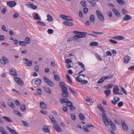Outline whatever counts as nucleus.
<instances>
[{
  "label": "nucleus",
  "instance_id": "2f4dec72",
  "mask_svg": "<svg viewBox=\"0 0 134 134\" xmlns=\"http://www.w3.org/2000/svg\"><path fill=\"white\" fill-rule=\"evenodd\" d=\"M3 119H5V120L7 121H8L9 122H12V119L9 117L4 116L3 117Z\"/></svg>",
  "mask_w": 134,
  "mask_h": 134
},
{
  "label": "nucleus",
  "instance_id": "bb28decb",
  "mask_svg": "<svg viewBox=\"0 0 134 134\" xmlns=\"http://www.w3.org/2000/svg\"><path fill=\"white\" fill-rule=\"evenodd\" d=\"M42 83V80L41 79H38L35 81V83L36 85H40Z\"/></svg>",
  "mask_w": 134,
  "mask_h": 134
},
{
  "label": "nucleus",
  "instance_id": "bf43d9fd",
  "mask_svg": "<svg viewBox=\"0 0 134 134\" xmlns=\"http://www.w3.org/2000/svg\"><path fill=\"white\" fill-rule=\"evenodd\" d=\"M37 24L40 25H45V24L42 22L38 21H37Z\"/></svg>",
  "mask_w": 134,
  "mask_h": 134
},
{
  "label": "nucleus",
  "instance_id": "f8f14e48",
  "mask_svg": "<svg viewBox=\"0 0 134 134\" xmlns=\"http://www.w3.org/2000/svg\"><path fill=\"white\" fill-rule=\"evenodd\" d=\"M40 107L43 109H45L47 107V105L43 102H41L40 103Z\"/></svg>",
  "mask_w": 134,
  "mask_h": 134
},
{
  "label": "nucleus",
  "instance_id": "de8ad7c7",
  "mask_svg": "<svg viewBox=\"0 0 134 134\" xmlns=\"http://www.w3.org/2000/svg\"><path fill=\"white\" fill-rule=\"evenodd\" d=\"M32 4L30 2H29L26 3L25 5L27 6L28 8H30Z\"/></svg>",
  "mask_w": 134,
  "mask_h": 134
},
{
  "label": "nucleus",
  "instance_id": "c9c22d12",
  "mask_svg": "<svg viewBox=\"0 0 134 134\" xmlns=\"http://www.w3.org/2000/svg\"><path fill=\"white\" fill-rule=\"evenodd\" d=\"M66 78L68 81L71 83H72V80L68 74L66 75Z\"/></svg>",
  "mask_w": 134,
  "mask_h": 134
},
{
  "label": "nucleus",
  "instance_id": "a211bd4d",
  "mask_svg": "<svg viewBox=\"0 0 134 134\" xmlns=\"http://www.w3.org/2000/svg\"><path fill=\"white\" fill-rule=\"evenodd\" d=\"M87 34V33L85 32H80L79 36L80 38L84 37Z\"/></svg>",
  "mask_w": 134,
  "mask_h": 134
},
{
  "label": "nucleus",
  "instance_id": "ea45409f",
  "mask_svg": "<svg viewBox=\"0 0 134 134\" xmlns=\"http://www.w3.org/2000/svg\"><path fill=\"white\" fill-rule=\"evenodd\" d=\"M94 55L98 60L100 61H102V58L99 55H98V54L95 53L94 54Z\"/></svg>",
  "mask_w": 134,
  "mask_h": 134
},
{
  "label": "nucleus",
  "instance_id": "4468645a",
  "mask_svg": "<svg viewBox=\"0 0 134 134\" xmlns=\"http://www.w3.org/2000/svg\"><path fill=\"white\" fill-rule=\"evenodd\" d=\"M130 57L127 55L125 56L124 58V62L125 63H128L130 59Z\"/></svg>",
  "mask_w": 134,
  "mask_h": 134
},
{
  "label": "nucleus",
  "instance_id": "6ab92c4d",
  "mask_svg": "<svg viewBox=\"0 0 134 134\" xmlns=\"http://www.w3.org/2000/svg\"><path fill=\"white\" fill-rule=\"evenodd\" d=\"M46 17L47 18V20L48 21L51 22L53 20V18L49 14H47L46 16Z\"/></svg>",
  "mask_w": 134,
  "mask_h": 134
},
{
  "label": "nucleus",
  "instance_id": "2eb2a0df",
  "mask_svg": "<svg viewBox=\"0 0 134 134\" xmlns=\"http://www.w3.org/2000/svg\"><path fill=\"white\" fill-rule=\"evenodd\" d=\"M43 130L44 132L46 133H48L50 131L49 127L46 126H44L43 127Z\"/></svg>",
  "mask_w": 134,
  "mask_h": 134
},
{
  "label": "nucleus",
  "instance_id": "72a5a7b5",
  "mask_svg": "<svg viewBox=\"0 0 134 134\" xmlns=\"http://www.w3.org/2000/svg\"><path fill=\"white\" fill-rule=\"evenodd\" d=\"M116 1L120 5H123L125 3V1L123 0H116Z\"/></svg>",
  "mask_w": 134,
  "mask_h": 134
},
{
  "label": "nucleus",
  "instance_id": "4c0bfd02",
  "mask_svg": "<svg viewBox=\"0 0 134 134\" xmlns=\"http://www.w3.org/2000/svg\"><path fill=\"white\" fill-rule=\"evenodd\" d=\"M59 85L61 87L62 89H63V88H67L65 86L64 83L63 82H60L59 83Z\"/></svg>",
  "mask_w": 134,
  "mask_h": 134
},
{
  "label": "nucleus",
  "instance_id": "3c124183",
  "mask_svg": "<svg viewBox=\"0 0 134 134\" xmlns=\"http://www.w3.org/2000/svg\"><path fill=\"white\" fill-rule=\"evenodd\" d=\"M72 61L71 60V59L68 58L67 59L65 60V62L66 63H71L72 62Z\"/></svg>",
  "mask_w": 134,
  "mask_h": 134
},
{
  "label": "nucleus",
  "instance_id": "09e8293b",
  "mask_svg": "<svg viewBox=\"0 0 134 134\" xmlns=\"http://www.w3.org/2000/svg\"><path fill=\"white\" fill-rule=\"evenodd\" d=\"M81 5L84 7H86V1H82L80 3Z\"/></svg>",
  "mask_w": 134,
  "mask_h": 134
},
{
  "label": "nucleus",
  "instance_id": "5701e85b",
  "mask_svg": "<svg viewBox=\"0 0 134 134\" xmlns=\"http://www.w3.org/2000/svg\"><path fill=\"white\" fill-rule=\"evenodd\" d=\"M112 10L116 16L118 17L120 16V13L115 8H113L112 9Z\"/></svg>",
  "mask_w": 134,
  "mask_h": 134
},
{
  "label": "nucleus",
  "instance_id": "5fc2aeb1",
  "mask_svg": "<svg viewBox=\"0 0 134 134\" xmlns=\"http://www.w3.org/2000/svg\"><path fill=\"white\" fill-rule=\"evenodd\" d=\"M37 7V6L36 5H34V4H32L30 8L33 9L35 10Z\"/></svg>",
  "mask_w": 134,
  "mask_h": 134
},
{
  "label": "nucleus",
  "instance_id": "4be33fe9",
  "mask_svg": "<svg viewBox=\"0 0 134 134\" xmlns=\"http://www.w3.org/2000/svg\"><path fill=\"white\" fill-rule=\"evenodd\" d=\"M10 74L12 75L16 76L17 75V74L16 71L14 69H12L10 71Z\"/></svg>",
  "mask_w": 134,
  "mask_h": 134
},
{
  "label": "nucleus",
  "instance_id": "f03ea898",
  "mask_svg": "<svg viewBox=\"0 0 134 134\" xmlns=\"http://www.w3.org/2000/svg\"><path fill=\"white\" fill-rule=\"evenodd\" d=\"M119 89L117 85H115L113 88V91L114 94L122 95L123 94L122 92H119Z\"/></svg>",
  "mask_w": 134,
  "mask_h": 134
},
{
  "label": "nucleus",
  "instance_id": "9b49d317",
  "mask_svg": "<svg viewBox=\"0 0 134 134\" xmlns=\"http://www.w3.org/2000/svg\"><path fill=\"white\" fill-rule=\"evenodd\" d=\"M109 125L111 126V127L112 129L114 130H116V127L114 123L112 122L111 121H109V123H108V126H106L108 127Z\"/></svg>",
  "mask_w": 134,
  "mask_h": 134
},
{
  "label": "nucleus",
  "instance_id": "412c9836",
  "mask_svg": "<svg viewBox=\"0 0 134 134\" xmlns=\"http://www.w3.org/2000/svg\"><path fill=\"white\" fill-rule=\"evenodd\" d=\"M43 88L45 91L48 93L51 94V90L49 88L47 87H43Z\"/></svg>",
  "mask_w": 134,
  "mask_h": 134
},
{
  "label": "nucleus",
  "instance_id": "f3484780",
  "mask_svg": "<svg viewBox=\"0 0 134 134\" xmlns=\"http://www.w3.org/2000/svg\"><path fill=\"white\" fill-rule=\"evenodd\" d=\"M7 128L12 134H18L14 130L11 129L8 126H7Z\"/></svg>",
  "mask_w": 134,
  "mask_h": 134
},
{
  "label": "nucleus",
  "instance_id": "1a4fd4ad",
  "mask_svg": "<svg viewBox=\"0 0 134 134\" xmlns=\"http://www.w3.org/2000/svg\"><path fill=\"white\" fill-rule=\"evenodd\" d=\"M114 100H111V102L113 105H115L117 102L120 100V98L117 97H115L114 98Z\"/></svg>",
  "mask_w": 134,
  "mask_h": 134
},
{
  "label": "nucleus",
  "instance_id": "79ce46f5",
  "mask_svg": "<svg viewBox=\"0 0 134 134\" xmlns=\"http://www.w3.org/2000/svg\"><path fill=\"white\" fill-rule=\"evenodd\" d=\"M54 79L57 81H59L60 80V78L59 76L58 75H54Z\"/></svg>",
  "mask_w": 134,
  "mask_h": 134
},
{
  "label": "nucleus",
  "instance_id": "69168bd1",
  "mask_svg": "<svg viewBox=\"0 0 134 134\" xmlns=\"http://www.w3.org/2000/svg\"><path fill=\"white\" fill-rule=\"evenodd\" d=\"M83 131L87 132H89V130L85 126H83L82 128Z\"/></svg>",
  "mask_w": 134,
  "mask_h": 134
},
{
  "label": "nucleus",
  "instance_id": "13d9d810",
  "mask_svg": "<svg viewBox=\"0 0 134 134\" xmlns=\"http://www.w3.org/2000/svg\"><path fill=\"white\" fill-rule=\"evenodd\" d=\"M2 60H3L4 62H5L6 63H8V60L7 59V58L4 57H2Z\"/></svg>",
  "mask_w": 134,
  "mask_h": 134
},
{
  "label": "nucleus",
  "instance_id": "338daca9",
  "mask_svg": "<svg viewBox=\"0 0 134 134\" xmlns=\"http://www.w3.org/2000/svg\"><path fill=\"white\" fill-rule=\"evenodd\" d=\"M123 103L122 102H120L118 104V105L119 107H121L123 105Z\"/></svg>",
  "mask_w": 134,
  "mask_h": 134
},
{
  "label": "nucleus",
  "instance_id": "7ed1b4c3",
  "mask_svg": "<svg viewBox=\"0 0 134 134\" xmlns=\"http://www.w3.org/2000/svg\"><path fill=\"white\" fill-rule=\"evenodd\" d=\"M96 12L98 18L100 20L102 21H104V17L101 12L98 10H96Z\"/></svg>",
  "mask_w": 134,
  "mask_h": 134
},
{
  "label": "nucleus",
  "instance_id": "a19ab883",
  "mask_svg": "<svg viewBox=\"0 0 134 134\" xmlns=\"http://www.w3.org/2000/svg\"><path fill=\"white\" fill-rule=\"evenodd\" d=\"M46 83H47L48 85L51 87L53 86L54 85L53 83L50 80H49V81H47Z\"/></svg>",
  "mask_w": 134,
  "mask_h": 134
},
{
  "label": "nucleus",
  "instance_id": "9d476101",
  "mask_svg": "<svg viewBox=\"0 0 134 134\" xmlns=\"http://www.w3.org/2000/svg\"><path fill=\"white\" fill-rule=\"evenodd\" d=\"M53 127L56 131L58 132H61L62 131V129L57 124H56L53 125Z\"/></svg>",
  "mask_w": 134,
  "mask_h": 134
},
{
  "label": "nucleus",
  "instance_id": "a878e982",
  "mask_svg": "<svg viewBox=\"0 0 134 134\" xmlns=\"http://www.w3.org/2000/svg\"><path fill=\"white\" fill-rule=\"evenodd\" d=\"M114 76L113 74H110L108 76H104L105 80L109 79L112 78Z\"/></svg>",
  "mask_w": 134,
  "mask_h": 134
},
{
  "label": "nucleus",
  "instance_id": "6e6d98bb",
  "mask_svg": "<svg viewBox=\"0 0 134 134\" xmlns=\"http://www.w3.org/2000/svg\"><path fill=\"white\" fill-rule=\"evenodd\" d=\"M74 40L73 37H70L68 38L67 39V42H70L73 41Z\"/></svg>",
  "mask_w": 134,
  "mask_h": 134
},
{
  "label": "nucleus",
  "instance_id": "f704fd0d",
  "mask_svg": "<svg viewBox=\"0 0 134 134\" xmlns=\"http://www.w3.org/2000/svg\"><path fill=\"white\" fill-rule=\"evenodd\" d=\"M105 80L104 77H103L99 80L97 82V83L100 84L102 83Z\"/></svg>",
  "mask_w": 134,
  "mask_h": 134
},
{
  "label": "nucleus",
  "instance_id": "20e7f679",
  "mask_svg": "<svg viewBox=\"0 0 134 134\" xmlns=\"http://www.w3.org/2000/svg\"><path fill=\"white\" fill-rule=\"evenodd\" d=\"M102 116L103 118V120L106 126H108V123H109V121H108L107 115L105 113H102Z\"/></svg>",
  "mask_w": 134,
  "mask_h": 134
},
{
  "label": "nucleus",
  "instance_id": "052dcab7",
  "mask_svg": "<svg viewBox=\"0 0 134 134\" xmlns=\"http://www.w3.org/2000/svg\"><path fill=\"white\" fill-rule=\"evenodd\" d=\"M37 92L40 95H42V91L40 88H38L37 89Z\"/></svg>",
  "mask_w": 134,
  "mask_h": 134
},
{
  "label": "nucleus",
  "instance_id": "37998d69",
  "mask_svg": "<svg viewBox=\"0 0 134 134\" xmlns=\"http://www.w3.org/2000/svg\"><path fill=\"white\" fill-rule=\"evenodd\" d=\"M79 116L80 119L81 120H84L85 119V117L82 114H80L79 115Z\"/></svg>",
  "mask_w": 134,
  "mask_h": 134
},
{
  "label": "nucleus",
  "instance_id": "58836bf2",
  "mask_svg": "<svg viewBox=\"0 0 134 134\" xmlns=\"http://www.w3.org/2000/svg\"><path fill=\"white\" fill-rule=\"evenodd\" d=\"M69 88L70 92L74 95V96H76L77 95L76 92L72 90V88L71 87H70Z\"/></svg>",
  "mask_w": 134,
  "mask_h": 134
},
{
  "label": "nucleus",
  "instance_id": "680f3d73",
  "mask_svg": "<svg viewBox=\"0 0 134 134\" xmlns=\"http://www.w3.org/2000/svg\"><path fill=\"white\" fill-rule=\"evenodd\" d=\"M14 103L15 104L17 105L18 106H19L20 105V103L18 100H15L14 101Z\"/></svg>",
  "mask_w": 134,
  "mask_h": 134
},
{
  "label": "nucleus",
  "instance_id": "7c9ffc66",
  "mask_svg": "<svg viewBox=\"0 0 134 134\" xmlns=\"http://www.w3.org/2000/svg\"><path fill=\"white\" fill-rule=\"evenodd\" d=\"M0 131L2 134H8L3 127L0 126Z\"/></svg>",
  "mask_w": 134,
  "mask_h": 134
},
{
  "label": "nucleus",
  "instance_id": "0eeeda50",
  "mask_svg": "<svg viewBox=\"0 0 134 134\" xmlns=\"http://www.w3.org/2000/svg\"><path fill=\"white\" fill-rule=\"evenodd\" d=\"M7 3V5L10 7H13L16 5V2L14 1H8Z\"/></svg>",
  "mask_w": 134,
  "mask_h": 134
},
{
  "label": "nucleus",
  "instance_id": "49530a36",
  "mask_svg": "<svg viewBox=\"0 0 134 134\" xmlns=\"http://www.w3.org/2000/svg\"><path fill=\"white\" fill-rule=\"evenodd\" d=\"M78 63L79 66H80L81 68L82 69H85L84 65V64L80 62H78Z\"/></svg>",
  "mask_w": 134,
  "mask_h": 134
},
{
  "label": "nucleus",
  "instance_id": "8fccbe9b",
  "mask_svg": "<svg viewBox=\"0 0 134 134\" xmlns=\"http://www.w3.org/2000/svg\"><path fill=\"white\" fill-rule=\"evenodd\" d=\"M73 105L72 103L68 101L66 103V105L68 107H70Z\"/></svg>",
  "mask_w": 134,
  "mask_h": 134
},
{
  "label": "nucleus",
  "instance_id": "c03bdc74",
  "mask_svg": "<svg viewBox=\"0 0 134 134\" xmlns=\"http://www.w3.org/2000/svg\"><path fill=\"white\" fill-rule=\"evenodd\" d=\"M20 45L22 46H26V44L25 42L23 41H20L19 42Z\"/></svg>",
  "mask_w": 134,
  "mask_h": 134
},
{
  "label": "nucleus",
  "instance_id": "b1692460",
  "mask_svg": "<svg viewBox=\"0 0 134 134\" xmlns=\"http://www.w3.org/2000/svg\"><path fill=\"white\" fill-rule=\"evenodd\" d=\"M34 19L35 20H41V18L39 16L38 14L36 13L34 16Z\"/></svg>",
  "mask_w": 134,
  "mask_h": 134
},
{
  "label": "nucleus",
  "instance_id": "aec40b11",
  "mask_svg": "<svg viewBox=\"0 0 134 134\" xmlns=\"http://www.w3.org/2000/svg\"><path fill=\"white\" fill-rule=\"evenodd\" d=\"M49 117L50 119L51 122L52 123L55 124L56 122V121L55 120V118L52 115H49Z\"/></svg>",
  "mask_w": 134,
  "mask_h": 134
},
{
  "label": "nucleus",
  "instance_id": "e433bc0d",
  "mask_svg": "<svg viewBox=\"0 0 134 134\" xmlns=\"http://www.w3.org/2000/svg\"><path fill=\"white\" fill-rule=\"evenodd\" d=\"M26 65L28 66H30L32 65V62L31 60L29 61L28 62H27L25 63Z\"/></svg>",
  "mask_w": 134,
  "mask_h": 134
},
{
  "label": "nucleus",
  "instance_id": "4d7b16f0",
  "mask_svg": "<svg viewBox=\"0 0 134 134\" xmlns=\"http://www.w3.org/2000/svg\"><path fill=\"white\" fill-rule=\"evenodd\" d=\"M71 119L73 120H75L76 119V116L75 114H74L71 115Z\"/></svg>",
  "mask_w": 134,
  "mask_h": 134
},
{
  "label": "nucleus",
  "instance_id": "6e6552de",
  "mask_svg": "<svg viewBox=\"0 0 134 134\" xmlns=\"http://www.w3.org/2000/svg\"><path fill=\"white\" fill-rule=\"evenodd\" d=\"M15 81L20 85L23 86L24 83L22 80L20 78L16 77L14 79Z\"/></svg>",
  "mask_w": 134,
  "mask_h": 134
},
{
  "label": "nucleus",
  "instance_id": "864d4df0",
  "mask_svg": "<svg viewBox=\"0 0 134 134\" xmlns=\"http://www.w3.org/2000/svg\"><path fill=\"white\" fill-rule=\"evenodd\" d=\"M79 15L80 18H83V15L81 10H80L79 12Z\"/></svg>",
  "mask_w": 134,
  "mask_h": 134
},
{
  "label": "nucleus",
  "instance_id": "603ef678",
  "mask_svg": "<svg viewBox=\"0 0 134 134\" xmlns=\"http://www.w3.org/2000/svg\"><path fill=\"white\" fill-rule=\"evenodd\" d=\"M66 16L63 14H60L59 15V16L60 18L64 20L66 19Z\"/></svg>",
  "mask_w": 134,
  "mask_h": 134
},
{
  "label": "nucleus",
  "instance_id": "f257e3e1",
  "mask_svg": "<svg viewBox=\"0 0 134 134\" xmlns=\"http://www.w3.org/2000/svg\"><path fill=\"white\" fill-rule=\"evenodd\" d=\"M66 21L63 22V24L65 25H73L74 24L72 22V20L69 16H66Z\"/></svg>",
  "mask_w": 134,
  "mask_h": 134
},
{
  "label": "nucleus",
  "instance_id": "cd10ccee",
  "mask_svg": "<svg viewBox=\"0 0 134 134\" xmlns=\"http://www.w3.org/2000/svg\"><path fill=\"white\" fill-rule=\"evenodd\" d=\"M7 104L12 108H14L15 107V105L11 101L9 100Z\"/></svg>",
  "mask_w": 134,
  "mask_h": 134
},
{
  "label": "nucleus",
  "instance_id": "a18cd8bd",
  "mask_svg": "<svg viewBox=\"0 0 134 134\" xmlns=\"http://www.w3.org/2000/svg\"><path fill=\"white\" fill-rule=\"evenodd\" d=\"M25 42L27 44H29L30 43V40L29 37H26L25 38Z\"/></svg>",
  "mask_w": 134,
  "mask_h": 134
},
{
  "label": "nucleus",
  "instance_id": "774afa93",
  "mask_svg": "<svg viewBox=\"0 0 134 134\" xmlns=\"http://www.w3.org/2000/svg\"><path fill=\"white\" fill-rule=\"evenodd\" d=\"M43 79L45 83H46V82L48 81H49V79L47 77H43Z\"/></svg>",
  "mask_w": 134,
  "mask_h": 134
},
{
  "label": "nucleus",
  "instance_id": "0e129e2a",
  "mask_svg": "<svg viewBox=\"0 0 134 134\" xmlns=\"http://www.w3.org/2000/svg\"><path fill=\"white\" fill-rule=\"evenodd\" d=\"M109 41L111 43H112L114 44H116L117 43V42L115 41L114 40H112L110 39L109 40Z\"/></svg>",
  "mask_w": 134,
  "mask_h": 134
},
{
  "label": "nucleus",
  "instance_id": "423d86ee",
  "mask_svg": "<svg viewBox=\"0 0 134 134\" xmlns=\"http://www.w3.org/2000/svg\"><path fill=\"white\" fill-rule=\"evenodd\" d=\"M122 127L123 129L125 131H127L128 130V127L127 125L125 124L124 121L122 120L121 121Z\"/></svg>",
  "mask_w": 134,
  "mask_h": 134
},
{
  "label": "nucleus",
  "instance_id": "ddd939ff",
  "mask_svg": "<svg viewBox=\"0 0 134 134\" xmlns=\"http://www.w3.org/2000/svg\"><path fill=\"white\" fill-rule=\"evenodd\" d=\"M82 77L84 78L85 76L84 75H80L79 76L76 77L77 81L79 82H82V79H83Z\"/></svg>",
  "mask_w": 134,
  "mask_h": 134
},
{
  "label": "nucleus",
  "instance_id": "dca6fc26",
  "mask_svg": "<svg viewBox=\"0 0 134 134\" xmlns=\"http://www.w3.org/2000/svg\"><path fill=\"white\" fill-rule=\"evenodd\" d=\"M132 17L130 15H126L123 18V20L124 21H126L131 20Z\"/></svg>",
  "mask_w": 134,
  "mask_h": 134
},
{
  "label": "nucleus",
  "instance_id": "c85d7f7f",
  "mask_svg": "<svg viewBox=\"0 0 134 134\" xmlns=\"http://www.w3.org/2000/svg\"><path fill=\"white\" fill-rule=\"evenodd\" d=\"M104 93L106 94L105 97H107L111 93V91L110 90H107L104 92Z\"/></svg>",
  "mask_w": 134,
  "mask_h": 134
},
{
  "label": "nucleus",
  "instance_id": "473e14b6",
  "mask_svg": "<svg viewBox=\"0 0 134 134\" xmlns=\"http://www.w3.org/2000/svg\"><path fill=\"white\" fill-rule=\"evenodd\" d=\"M113 85H114L113 84H109L105 86L104 88L106 89L111 88L113 87Z\"/></svg>",
  "mask_w": 134,
  "mask_h": 134
},
{
  "label": "nucleus",
  "instance_id": "393cba45",
  "mask_svg": "<svg viewBox=\"0 0 134 134\" xmlns=\"http://www.w3.org/2000/svg\"><path fill=\"white\" fill-rule=\"evenodd\" d=\"M60 101L62 104L64 103H67L69 101V99H65L63 98L62 100H60Z\"/></svg>",
  "mask_w": 134,
  "mask_h": 134
},
{
  "label": "nucleus",
  "instance_id": "39448f33",
  "mask_svg": "<svg viewBox=\"0 0 134 134\" xmlns=\"http://www.w3.org/2000/svg\"><path fill=\"white\" fill-rule=\"evenodd\" d=\"M62 95L63 97H68L69 94L67 91V88H63V89H62Z\"/></svg>",
  "mask_w": 134,
  "mask_h": 134
},
{
  "label": "nucleus",
  "instance_id": "c756f323",
  "mask_svg": "<svg viewBox=\"0 0 134 134\" xmlns=\"http://www.w3.org/2000/svg\"><path fill=\"white\" fill-rule=\"evenodd\" d=\"M20 108L23 111H25L26 110V107L24 104L21 105L20 107Z\"/></svg>",
  "mask_w": 134,
  "mask_h": 134
},
{
  "label": "nucleus",
  "instance_id": "e2e57ef3",
  "mask_svg": "<svg viewBox=\"0 0 134 134\" xmlns=\"http://www.w3.org/2000/svg\"><path fill=\"white\" fill-rule=\"evenodd\" d=\"M124 38L123 37L121 36H118L117 40H122L124 39Z\"/></svg>",
  "mask_w": 134,
  "mask_h": 134
}]
</instances>
